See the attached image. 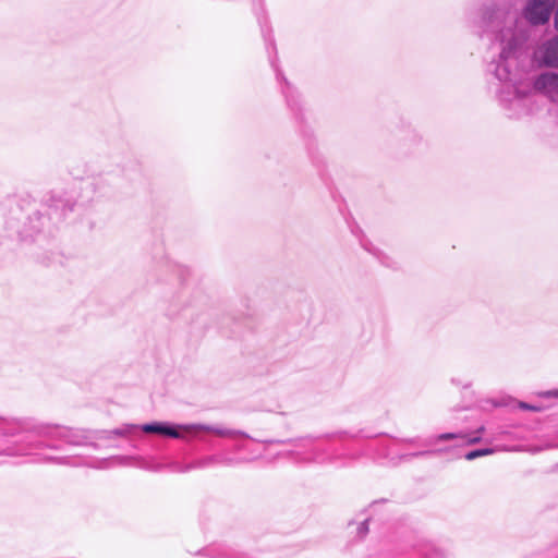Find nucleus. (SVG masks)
I'll list each match as a JSON object with an SVG mask.
<instances>
[{"label":"nucleus","instance_id":"obj_1","mask_svg":"<svg viewBox=\"0 0 558 558\" xmlns=\"http://www.w3.org/2000/svg\"><path fill=\"white\" fill-rule=\"evenodd\" d=\"M57 440H63L72 446H90L92 430L70 428L38 422L32 417L2 418L0 417V456L39 457L45 462L65 464V457H53L45 450H59Z\"/></svg>","mask_w":558,"mask_h":558},{"label":"nucleus","instance_id":"obj_2","mask_svg":"<svg viewBox=\"0 0 558 558\" xmlns=\"http://www.w3.org/2000/svg\"><path fill=\"white\" fill-rule=\"evenodd\" d=\"M476 33L494 44H499L498 59L488 64V72L502 85L497 97L505 108L508 104L520 105L524 95L517 86V72L513 66L517 52L521 46L514 28V21L505 4L488 3L480 10L474 21Z\"/></svg>","mask_w":558,"mask_h":558},{"label":"nucleus","instance_id":"obj_3","mask_svg":"<svg viewBox=\"0 0 558 558\" xmlns=\"http://www.w3.org/2000/svg\"><path fill=\"white\" fill-rule=\"evenodd\" d=\"M76 205L74 191L52 190L40 208L26 218L23 228L19 231L21 239L27 240L45 231L51 234L52 229L63 221Z\"/></svg>","mask_w":558,"mask_h":558},{"label":"nucleus","instance_id":"obj_4","mask_svg":"<svg viewBox=\"0 0 558 558\" xmlns=\"http://www.w3.org/2000/svg\"><path fill=\"white\" fill-rule=\"evenodd\" d=\"M136 430H142L147 434H157L163 437L173 438V439H185L187 434L196 436L199 432L211 433L219 437H235L241 436L245 438H250V436L242 430L225 428L215 425L208 424H175L170 422H150L142 425H136Z\"/></svg>","mask_w":558,"mask_h":558},{"label":"nucleus","instance_id":"obj_5","mask_svg":"<svg viewBox=\"0 0 558 558\" xmlns=\"http://www.w3.org/2000/svg\"><path fill=\"white\" fill-rule=\"evenodd\" d=\"M553 7L554 0H529L523 16L532 25H544L549 21Z\"/></svg>","mask_w":558,"mask_h":558},{"label":"nucleus","instance_id":"obj_6","mask_svg":"<svg viewBox=\"0 0 558 558\" xmlns=\"http://www.w3.org/2000/svg\"><path fill=\"white\" fill-rule=\"evenodd\" d=\"M535 90L547 95L553 101H558V73L545 72L536 76L533 83Z\"/></svg>","mask_w":558,"mask_h":558},{"label":"nucleus","instance_id":"obj_7","mask_svg":"<svg viewBox=\"0 0 558 558\" xmlns=\"http://www.w3.org/2000/svg\"><path fill=\"white\" fill-rule=\"evenodd\" d=\"M536 53L541 64L558 68V35L544 41Z\"/></svg>","mask_w":558,"mask_h":558},{"label":"nucleus","instance_id":"obj_8","mask_svg":"<svg viewBox=\"0 0 558 558\" xmlns=\"http://www.w3.org/2000/svg\"><path fill=\"white\" fill-rule=\"evenodd\" d=\"M136 424H125L111 430H92V439H111L112 437H126L135 432Z\"/></svg>","mask_w":558,"mask_h":558},{"label":"nucleus","instance_id":"obj_9","mask_svg":"<svg viewBox=\"0 0 558 558\" xmlns=\"http://www.w3.org/2000/svg\"><path fill=\"white\" fill-rule=\"evenodd\" d=\"M458 438L463 439L466 444H475V442L480 441V439H481V437L478 435L472 436V437H466L465 435H463L461 433H442V434L436 435V436L427 439L425 441V444L432 445L435 442L453 440V439H458Z\"/></svg>","mask_w":558,"mask_h":558},{"label":"nucleus","instance_id":"obj_10","mask_svg":"<svg viewBox=\"0 0 558 558\" xmlns=\"http://www.w3.org/2000/svg\"><path fill=\"white\" fill-rule=\"evenodd\" d=\"M218 461H219V454L207 456V457L197 459V460L191 462L190 464L185 465L182 469V472H189V471L195 470V469H205V468H208L211 465H218Z\"/></svg>","mask_w":558,"mask_h":558},{"label":"nucleus","instance_id":"obj_11","mask_svg":"<svg viewBox=\"0 0 558 558\" xmlns=\"http://www.w3.org/2000/svg\"><path fill=\"white\" fill-rule=\"evenodd\" d=\"M282 80H286V78L282 77ZM284 83H286V89L283 90V94L286 96L287 104L291 110L298 111L300 109V97L295 93V90H293L290 87V85L287 81H284Z\"/></svg>","mask_w":558,"mask_h":558},{"label":"nucleus","instance_id":"obj_12","mask_svg":"<svg viewBox=\"0 0 558 558\" xmlns=\"http://www.w3.org/2000/svg\"><path fill=\"white\" fill-rule=\"evenodd\" d=\"M364 248L367 250L369 253H372L373 255H375L378 260L385 265V266H388V267H391L393 266V263L391 262V258L388 257L386 254H384L381 251H379L378 248H375L373 246H368L366 244H363Z\"/></svg>","mask_w":558,"mask_h":558},{"label":"nucleus","instance_id":"obj_13","mask_svg":"<svg viewBox=\"0 0 558 558\" xmlns=\"http://www.w3.org/2000/svg\"><path fill=\"white\" fill-rule=\"evenodd\" d=\"M495 451L493 448H478L470 450L464 454V458L469 461L475 460L477 458L492 454Z\"/></svg>","mask_w":558,"mask_h":558},{"label":"nucleus","instance_id":"obj_14","mask_svg":"<svg viewBox=\"0 0 558 558\" xmlns=\"http://www.w3.org/2000/svg\"><path fill=\"white\" fill-rule=\"evenodd\" d=\"M243 461H244V459H236V458H231V457L219 454L218 464L232 466V465H236Z\"/></svg>","mask_w":558,"mask_h":558},{"label":"nucleus","instance_id":"obj_15","mask_svg":"<svg viewBox=\"0 0 558 558\" xmlns=\"http://www.w3.org/2000/svg\"><path fill=\"white\" fill-rule=\"evenodd\" d=\"M519 409L524 411L541 412L543 408L541 405L531 404L524 401H520L518 404Z\"/></svg>","mask_w":558,"mask_h":558},{"label":"nucleus","instance_id":"obj_16","mask_svg":"<svg viewBox=\"0 0 558 558\" xmlns=\"http://www.w3.org/2000/svg\"><path fill=\"white\" fill-rule=\"evenodd\" d=\"M442 450L440 449H436V450H424V451H418V452H414V453H411L409 454V457H427V456H435V454H439Z\"/></svg>","mask_w":558,"mask_h":558},{"label":"nucleus","instance_id":"obj_17","mask_svg":"<svg viewBox=\"0 0 558 558\" xmlns=\"http://www.w3.org/2000/svg\"><path fill=\"white\" fill-rule=\"evenodd\" d=\"M368 533V519H365L357 526V534L360 537H364Z\"/></svg>","mask_w":558,"mask_h":558},{"label":"nucleus","instance_id":"obj_18","mask_svg":"<svg viewBox=\"0 0 558 558\" xmlns=\"http://www.w3.org/2000/svg\"><path fill=\"white\" fill-rule=\"evenodd\" d=\"M539 397H542V398H558V388L539 392Z\"/></svg>","mask_w":558,"mask_h":558},{"label":"nucleus","instance_id":"obj_19","mask_svg":"<svg viewBox=\"0 0 558 558\" xmlns=\"http://www.w3.org/2000/svg\"><path fill=\"white\" fill-rule=\"evenodd\" d=\"M94 187V183L88 181V182H84L82 183V186L80 187L81 190L85 189V190H93Z\"/></svg>","mask_w":558,"mask_h":558},{"label":"nucleus","instance_id":"obj_20","mask_svg":"<svg viewBox=\"0 0 558 558\" xmlns=\"http://www.w3.org/2000/svg\"><path fill=\"white\" fill-rule=\"evenodd\" d=\"M554 27L558 31V4L554 13Z\"/></svg>","mask_w":558,"mask_h":558},{"label":"nucleus","instance_id":"obj_21","mask_svg":"<svg viewBox=\"0 0 558 558\" xmlns=\"http://www.w3.org/2000/svg\"><path fill=\"white\" fill-rule=\"evenodd\" d=\"M453 384H457V385H460L459 380H456L454 378H452L451 380Z\"/></svg>","mask_w":558,"mask_h":558},{"label":"nucleus","instance_id":"obj_22","mask_svg":"<svg viewBox=\"0 0 558 558\" xmlns=\"http://www.w3.org/2000/svg\"><path fill=\"white\" fill-rule=\"evenodd\" d=\"M482 430H484V427H481L476 433H481Z\"/></svg>","mask_w":558,"mask_h":558}]
</instances>
